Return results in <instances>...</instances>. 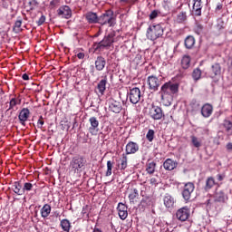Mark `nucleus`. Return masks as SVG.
I'll use <instances>...</instances> for the list:
<instances>
[{
    "mask_svg": "<svg viewBox=\"0 0 232 232\" xmlns=\"http://www.w3.org/2000/svg\"><path fill=\"white\" fill-rule=\"evenodd\" d=\"M94 72H95V69L93 66H92V71H91L92 75H93Z\"/></svg>",
    "mask_w": 232,
    "mask_h": 232,
    "instance_id": "69168bd1",
    "label": "nucleus"
},
{
    "mask_svg": "<svg viewBox=\"0 0 232 232\" xmlns=\"http://www.w3.org/2000/svg\"><path fill=\"white\" fill-rule=\"evenodd\" d=\"M191 66V57L189 55H184L181 59V67L183 70H188Z\"/></svg>",
    "mask_w": 232,
    "mask_h": 232,
    "instance_id": "bb28decb",
    "label": "nucleus"
},
{
    "mask_svg": "<svg viewBox=\"0 0 232 232\" xmlns=\"http://www.w3.org/2000/svg\"><path fill=\"white\" fill-rule=\"evenodd\" d=\"M200 77H202V71H200L199 68L194 69L192 72V79H194V81H199Z\"/></svg>",
    "mask_w": 232,
    "mask_h": 232,
    "instance_id": "4c0bfd02",
    "label": "nucleus"
},
{
    "mask_svg": "<svg viewBox=\"0 0 232 232\" xmlns=\"http://www.w3.org/2000/svg\"><path fill=\"white\" fill-rule=\"evenodd\" d=\"M125 155H133L137 153V151H139V144H137V142L134 141L128 142L125 147Z\"/></svg>",
    "mask_w": 232,
    "mask_h": 232,
    "instance_id": "4468645a",
    "label": "nucleus"
},
{
    "mask_svg": "<svg viewBox=\"0 0 232 232\" xmlns=\"http://www.w3.org/2000/svg\"><path fill=\"white\" fill-rule=\"evenodd\" d=\"M212 72L210 73V77L214 79V77H217V75H220L222 72V67H220V63H214L211 66Z\"/></svg>",
    "mask_w": 232,
    "mask_h": 232,
    "instance_id": "a878e982",
    "label": "nucleus"
},
{
    "mask_svg": "<svg viewBox=\"0 0 232 232\" xmlns=\"http://www.w3.org/2000/svg\"><path fill=\"white\" fill-rule=\"evenodd\" d=\"M57 14L59 17L63 19H70L72 17V9L68 5H62L58 10Z\"/></svg>",
    "mask_w": 232,
    "mask_h": 232,
    "instance_id": "f8f14e48",
    "label": "nucleus"
},
{
    "mask_svg": "<svg viewBox=\"0 0 232 232\" xmlns=\"http://www.w3.org/2000/svg\"><path fill=\"white\" fill-rule=\"evenodd\" d=\"M217 10H222V5L221 4H218L217 5Z\"/></svg>",
    "mask_w": 232,
    "mask_h": 232,
    "instance_id": "0e129e2a",
    "label": "nucleus"
},
{
    "mask_svg": "<svg viewBox=\"0 0 232 232\" xmlns=\"http://www.w3.org/2000/svg\"><path fill=\"white\" fill-rule=\"evenodd\" d=\"M148 84L150 90H151L152 92H157L161 84V82L157 76L150 75L148 77Z\"/></svg>",
    "mask_w": 232,
    "mask_h": 232,
    "instance_id": "1a4fd4ad",
    "label": "nucleus"
},
{
    "mask_svg": "<svg viewBox=\"0 0 232 232\" xmlns=\"http://www.w3.org/2000/svg\"><path fill=\"white\" fill-rule=\"evenodd\" d=\"M23 188H24V194L25 191H32L34 189V184L30 182H25Z\"/></svg>",
    "mask_w": 232,
    "mask_h": 232,
    "instance_id": "a18cd8bd",
    "label": "nucleus"
},
{
    "mask_svg": "<svg viewBox=\"0 0 232 232\" xmlns=\"http://www.w3.org/2000/svg\"><path fill=\"white\" fill-rule=\"evenodd\" d=\"M125 3H128L129 5H134V3H137V0H122Z\"/></svg>",
    "mask_w": 232,
    "mask_h": 232,
    "instance_id": "680f3d73",
    "label": "nucleus"
},
{
    "mask_svg": "<svg viewBox=\"0 0 232 232\" xmlns=\"http://www.w3.org/2000/svg\"><path fill=\"white\" fill-rule=\"evenodd\" d=\"M42 218H48L50 213H52V207L48 204L44 205L40 210Z\"/></svg>",
    "mask_w": 232,
    "mask_h": 232,
    "instance_id": "393cba45",
    "label": "nucleus"
},
{
    "mask_svg": "<svg viewBox=\"0 0 232 232\" xmlns=\"http://www.w3.org/2000/svg\"><path fill=\"white\" fill-rule=\"evenodd\" d=\"M54 217H56V218H57V217H60V213H59L58 211H55V212H54Z\"/></svg>",
    "mask_w": 232,
    "mask_h": 232,
    "instance_id": "338daca9",
    "label": "nucleus"
},
{
    "mask_svg": "<svg viewBox=\"0 0 232 232\" xmlns=\"http://www.w3.org/2000/svg\"><path fill=\"white\" fill-rule=\"evenodd\" d=\"M211 202V199H208V201H207V206H209V203Z\"/></svg>",
    "mask_w": 232,
    "mask_h": 232,
    "instance_id": "774afa93",
    "label": "nucleus"
},
{
    "mask_svg": "<svg viewBox=\"0 0 232 232\" xmlns=\"http://www.w3.org/2000/svg\"><path fill=\"white\" fill-rule=\"evenodd\" d=\"M60 226L64 232H70V229H72V223L68 219H62Z\"/></svg>",
    "mask_w": 232,
    "mask_h": 232,
    "instance_id": "cd10ccee",
    "label": "nucleus"
},
{
    "mask_svg": "<svg viewBox=\"0 0 232 232\" xmlns=\"http://www.w3.org/2000/svg\"><path fill=\"white\" fill-rule=\"evenodd\" d=\"M44 21H46V16L45 15H42L39 18V20L37 21L38 26H41V24H43L44 23Z\"/></svg>",
    "mask_w": 232,
    "mask_h": 232,
    "instance_id": "864d4df0",
    "label": "nucleus"
},
{
    "mask_svg": "<svg viewBox=\"0 0 232 232\" xmlns=\"http://www.w3.org/2000/svg\"><path fill=\"white\" fill-rule=\"evenodd\" d=\"M85 19L89 24H97L99 23V16L93 12H88L85 14Z\"/></svg>",
    "mask_w": 232,
    "mask_h": 232,
    "instance_id": "412c9836",
    "label": "nucleus"
},
{
    "mask_svg": "<svg viewBox=\"0 0 232 232\" xmlns=\"http://www.w3.org/2000/svg\"><path fill=\"white\" fill-rule=\"evenodd\" d=\"M22 79H23L24 81H30V76H28V74H26V73H24V74L22 75Z\"/></svg>",
    "mask_w": 232,
    "mask_h": 232,
    "instance_id": "bf43d9fd",
    "label": "nucleus"
},
{
    "mask_svg": "<svg viewBox=\"0 0 232 232\" xmlns=\"http://www.w3.org/2000/svg\"><path fill=\"white\" fill-rule=\"evenodd\" d=\"M160 10L159 9H155L153 11L150 12V19L153 20V19H157V17H159V15H160Z\"/></svg>",
    "mask_w": 232,
    "mask_h": 232,
    "instance_id": "37998d69",
    "label": "nucleus"
},
{
    "mask_svg": "<svg viewBox=\"0 0 232 232\" xmlns=\"http://www.w3.org/2000/svg\"><path fill=\"white\" fill-rule=\"evenodd\" d=\"M164 35V28L160 24L156 25H150L147 29V39H150V41H157L159 37H162Z\"/></svg>",
    "mask_w": 232,
    "mask_h": 232,
    "instance_id": "f03ea898",
    "label": "nucleus"
},
{
    "mask_svg": "<svg viewBox=\"0 0 232 232\" xmlns=\"http://www.w3.org/2000/svg\"><path fill=\"white\" fill-rule=\"evenodd\" d=\"M177 166H179V163H177V161H175L171 159H167L163 162V168L167 171H173V169H175V168H177Z\"/></svg>",
    "mask_w": 232,
    "mask_h": 232,
    "instance_id": "aec40b11",
    "label": "nucleus"
},
{
    "mask_svg": "<svg viewBox=\"0 0 232 232\" xmlns=\"http://www.w3.org/2000/svg\"><path fill=\"white\" fill-rule=\"evenodd\" d=\"M215 184V179L213 177L208 178L206 180L205 190L209 191V189H211Z\"/></svg>",
    "mask_w": 232,
    "mask_h": 232,
    "instance_id": "e433bc0d",
    "label": "nucleus"
},
{
    "mask_svg": "<svg viewBox=\"0 0 232 232\" xmlns=\"http://www.w3.org/2000/svg\"><path fill=\"white\" fill-rule=\"evenodd\" d=\"M82 215L83 218H90V207L88 205L82 207Z\"/></svg>",
    "mask_w": 232,
    "mask_h": 232,
    "instance_id": "79ce46f5",
    "label": "nucleus"
},
{
    "mask_svg": "<svg viewBox=\"0 0 232 232\" xmlns=\"http://www.w3.org/2000/svg\"><path fill=\"white\" fill-rule=\"evenodd\" d=\"M223 126H224L228 137H230V135H232V121L229 120H225L223 122Z\"/></svg>",
    "mask_w": 232,
    "mask_h": 232,
    "instance_id": "72a5a7b5",
    "label": "nucleus"
},
{
    "mask_svg": "<svg viewBox=\"0 0 232 232\" xmlns=\"http://www.w3.org/2000/svg\"><path fill=\"white\" fill-rule=\"evenodd\" d=\"M190 210L188 207H183L177 210L176 212V218L180 222H186L188 218H189Z\"/></svg>",
    "mask_w": 232,
    "mask_h": 232,
    "instance_id": "0eeeda50",
    "label": "nucleus"
},
{
    "mask_svg": "<svg viewBox=\"0 0 232 232\" xmlns=\"http://www.w3.org/2000/svg\"><path fill=\"white\" fill-rule=\"evenodd\" d=\"M113 169V161H107V171L105 173V177H111V170Z\"/></svg>",
    "mask_w": 232,
    "mask_h": 232,
    "instance_id": "ea45409f",
    "label": "nucleus"
},
{
    "mask_svg": "<svg viewBox=\"0 0 232 232\" xmlns=\"http://www.w3.org/2000/svg\"><path fill=\"white\" fill-rule=\"evenodd\" d=\"M190 144L191 146H193V148H196L197 150H200V148H202V140L200 138H198L195 135H191Z\"/></svg>",
    "mask_w": 232,
    "mask_h": 232,
    "instance_id": "5701e85b",
    "label": "nucleus"
},
{
    "mask_svg": "<svg viewBox=\"0 0 232 232\" xmlns=\"http://www.w3.org/2000/svg\"><path fill=\"white\" fill-rule=\"evenodd\" d=\"M146 139L149 142H153V140L155 139V130L150 129L146 134Z\"/></svg>",
    "mask_w": 232,
    "mask_h": 232,
    "instance_id": "a19ab883",
    "label": "nucleus"
},
{
    "mask_svg": "<svg viewBox=\"0 0 232 232\" xmlns=\"http://www.w3.org/2000/svg\"><path fill=\"white\" fill-rule=\"evenodd\" d=\"M14 191L16 195H24V188L19 181L14 183Z\"/></svg>",
    "mask_w": 232,
    "mask_h": 232,
    "instance_id": "f704fd0d",
    "label": "nucleus"
},
{
    "mask_svg": "<svg viewBox=\"0 0 232 232\" xmlns=\"http://www.w3.org/2000/svg\"><path fill=\"white\" fill-rule=\"evenodd\" d=\"M92 232H102V230H101V228L95 227Z\"/></svg>",
    "mask_w": 232,
    "mask_h": 232,
    "instance_id": "e2e57ef3",
    "label": "nucleus"
},
{
    "mask_svg": "<svg viewBox=\"0 0 232 232\" xmlns=\"http://www.w3.org/2000/svg\"><path fill=\"white\" fill-rule=\"evenodd\" d=\"M19 104H21V99L12 98L9 102V108L7 109V111H10V110H14L15 106H19Z\"/></svg>",
    "mask_w": 232,
    "mask_h": 232,
    "instance_id": "2f4dec72",
    "label": "nucleus"
},
{
    "mask_svg": "<svg viewBox=\"0 0 232 232\" xmlns=\"http://www.w3.org/2000/svg\"><path fill=\"white\" fill-rule=\"evenodd\" d=\"M117 209H118V212L128 211V207L126 205H124L123 203H119Z\"/></svg>",
    "mask_w": 232,
    "mask_h": 232,
    "instance_id": "de8ad7c7",
    "label": "nucleus"
},
{
    "mask_svg": "<svg viewBox=\"0 0 232 232\" xmlns=\"http://www.w3.org/2000/svg\"><path fill=\"white\" fill-rule=\"evenodd\" d=\"M160 182V180L159 179V177L157 178H151L150 179V186H154V188H157V186H159V183Z\"/></svg>",
    "mask_w": 232,
    "mask_h": 232,
    "instance_id": "49530a36",
    "label": "nucleus"
},
{
    "mask_svg": "<svg viewBox=\"0 0 232 232\" xmlns=\"http://www.w3.org/2000/svg\"><path fill=\"white\" fill-rule=\"evenodd\" d=\"M214 200L224 204L227 200V194L224 190H217L214 194Z\"/></svg>",
    "mask_w": 232,
    "mask_h": 232,
    "instance_id": "a211bd4d",
    "label": "nucleus"
},
{
    "mask_svg": "<svg viewBox=\"0 0 232 232\" xmlns=\"http://www.w3.org/2000/svg\"><path fill=\"white\" fill-rule=\"evenodd\" d=\"M41 119H43V116H40V119L37 121V128H39L40 130L43 129V126H44V121Z\"/></svg>",
    "mask_w": 232,
    "mask_h": 232,
    "instance_id": "3c124183",
    "label": "nucleus"
},
{
    "mask_svg": "<svg viewBox=\"0 0 232 232\" xmlns=\"http://www.w3.org/2000/svg\"><path fill=\"white\" fill-rule=\"evenodd\" d=\"M29 117H30V110H28V108L22 109L18 115L20 124H22V126H26V121H28Z\"/></svg>",
    "mask_w": 232,
    "mask_h": 232,
    "instance_id": "2eb2a0df",
    "label": "nucleus"
},
{
    "mask_svg": "<svg viewBox=\"0 0 232 232\" xmlns=\"http://www.w3.org/2000/svg\"><path fill=\"white\" fill-rule=\"evenodd\" d=\"M23 24V20H17L15 23H14V32H15L16 34L18 32H21V26Z\"/></svg>",
    "mask_w": 232,
    "mask_h": 232,
    "instance_id": "c03bdc74",
    "label": "nucleus"
},
{
    "mask_svg": "<svg viewBox=\"0 0 232 232\" xmlns=\"http://www.w3.org/2000/svg\"><path fill=\"white\" fill-rule=\"evenodd\" d=\"M156 168H157V163H155V161L149 162L146 165V171L149 175H153L155 173Z\"/></svg>",
    "mask_w": 232,
    "mask_h": 232,
    "instance_id": "7c9ffc66",
    "label": "nucleus"
},
{
    "mask_svg": "<svg viewBox=\"0 0 232 232\" xmlns=\"http://www.w3.org/2000/svg\"><path fill=\"white\" fill-rule=\"evenodd\" d=\"M202 28H203L202 25L200 24L197 25V28H196L197 34H202Z\"/></svg>",
    "mask_w": 232,
    "mask_h": 232,
    "instance_id": "4d7b16f0",
    "label": "nucleus"
},
{
    "mask_svg": "<svg viewBox=\"0 0 232 232\" xmlns=\"http://www.w3.org/2000/svg\"><path fill=\"white\" fill-rule=\"evenodd\" d=\"M70 168L74 173H81L86 168V158L81 155L74 156L70 162Z\"/></svg>",
    "mask_w": 232,
    "mask_h": 232,
    "instance_id": "f257e3e1",
    "label": "nucleus"
},
{
    "mask_svg": "<svg viewBox=\"0 0 232 232\" xmlns=\"http://www.w3.org/2000/svg\"><path fill=\"white\" fill-rule=\"evenodd\" d=\"M164 206L168 209H171L175 206V198L169 195H166L163 198Z\"/></svg>",
    "mask_w": 232,
    "mask_h": 232,
    "instance_id": "b1692460",
    "label": "nucleus"
},
{
    "mask_svg": "<svg viewBox=\"0 0 232 232\" xmlns=\"http://www.w3.org/2000/svg\"><path fill=\"white\" fill-rule=\"evenodd\" d=\"M119 168L121 171H124V169L128 168V156L126 154H122V157L120 160Z\"/></svg>",
    "mask_w": 232,
    "mask_h": 232,
    "instance_id": "c756f323",
    "label": "nucleus"
},
{
    "mask_svg": "<svg viewBox=\"0 0 232 232\" xmlns=\"http://www.w3.org/2000/svg\"><path fill=\"white\" fill-rule=\"evenodd\" d=\"M150 117L153 119V121H160L164 117V113L162 112V109L159 106H152L149 111Z\"/></svg>",
    "mask_w": 232,
    "mask_h": 232,
    "instance_id": "6e6552de",
    "label": "nucleus"
},
{
    "mask_svg": "<svg viewBox=\"0 0 232 232\" xmlns=\"http://www.w3.org/2000/svg\"><path fill=\"white\" fill-rule=\"evenodd\" d=\"M177 92H179V85L168 82L161 86V99L164 100V95H175Z\"/></svg>",
    "mask_w": 232,
    "mask_h": 232,
    "instance_id": "20e7f679",
    "label": "nucleus"
},
{
    "mask_svg": "<svg viewBox=\"0 0 232 232\" xmlns=\"http://www.w3.org/2000/svg\"><path fill=\"white\" fill-rule=\"evenodd\" d=\"M28 5L30 6V10H34V8L37 6L38 3H37V0H31L29 1Z\"/></svg>",
    "mask_w": 232,
    "mask_h": 232,
    "instance_id": "8fccbe9b",
    "label": "nucleus"
},
{
    "mask_svg": "<svg viewBox=\"0 0 232 232\" xmlns=\"http://www.w3.org/2000/svg\"><path fill=\"white\" fill-rule=\"evenodd\" d=\"M89 133H91V135H97V133H99V120L97 119V117L92 116L89 119Z\"/></svg>",
    "mask_w": 232,
    "mask_h": 232,
    "instance_id": "9d476101",
    "label": "nucleus"
},
{
    "mask_svg": "<svg viewBox=\"0 0 232 232\" xmlns=\"http://www.w3.org/2000/svg\"><path fill=\"white\" fill-rule=\"evenodd\" d=\"M185 46L188 48V50H191L193 46H195V37L193 36H188L185 39Z\"/></svg>",
    "mask_w": 232,
    "mask_h": 232,
    "instance_id": "473e14b6",
    "label": "nucleus"
},
{
    "mask_svg": "<svg viewBox=\"0 0 232 232\" xmlns=\"http://www.w3.org/2000/svg\"><path fill=\"white\" fill-rule=\"evenodd\" d=\"M188 18L186 12L182 11L179 14H177L176 21L177 23H184L186 19Z\"/></svg>",
    "mask_w": 232,
    "mask_h": 232,
    "instance_id": "58836bf2",
    "label": "nucleus"
},
{
    "mask_svg": "<svg viewBox=\"0 0 232 232\" xmlns=\"http://www.w3.org/2000/svg\"><path fill=\"white\" fill-rule=\"evenodd\" d=\"M224 179H226V175H224V174L217 175V179L218 180V182H222V180H224Z\"/></svg>",
    "mask_w": 232,
    "mask_h": 232,
    "instance_id": "5fc2aeb1",
    "label": "nucleus"
},
{
    "mask_svg": "<svg viewBox=\"0 0 232 232\" xmlns=\"http://www.w3.org/2000/svg\"><path fill=\"white\" fill-rule=\"evenodd\" d=\"M189 107L191 113H197V111H199L201 110L200 103L197 102V100H192Z\"/></svg>",
    "mask_w": 232,
    "mask_h": 232,
    "instance_id": "c85d7f7f",
    "label": "nucleus"
},
{
    "mask_svg": "<svg viewBox=\"0 0 232 232\" xmlns=\"http://www.w3.org/2000/svg\"><path fill=\"white\" fill-rule=\"evenodd\" d=\"M135 198H139V190L137 188H133L129 194V199L130 204H135Z\"/></svg>",
    "mask_w": 232,
    "mask_h": 232,
    "instance_id": "c9c22d12",
    "label": "nucleus"
},
{
    "mask_svg": "<svg viewBox=\"0 0 232 232\" xmlns=\"http://www.w3.org/2000/svg\"><path fill=\"white\" fill-rule=\"evenodd\" d=\"M200 110L202 117H204L205 119H208V117H211V115L213 114L212 104L205 103Z\"/></svg>",
    "mask_w": 232,
    "mask_h": 232,
    "instance_id": "dca6fc26",
    "label": "nucleus"
},
{
    "mask_svg": "<svg viewBox=\"0 0 232 232\" xmlns=\"http://www.w3.org/2000/svg\"><path fill=\"white\" fill-rule=\"evenodd\" d=\"M60 0H53L50 3V6L52 8H55V6H59Z\"/></svg>",
    "mask_w": 232,
    "mask_h": 232,
    "instance_id": "603ef678",
    "label": "nucleus"
},
{
    "mask_svg": "<svg viewBox=\"0 0 232 232\" xmlns=\"http://www.w3.org/2000/svg\"><path fill=\"white\" fill-rule=\"evenodd\" d=\"M195 191V184L191 182H188L184 185L182 190V197L186 202H188L189 198H191V194Z\"/></svg>",
    "mask_w": 232,
    "mask_h": 232,
    "instance_id": "423d86ee",
    "label": "nucleus"
},
{
    "mask_svg": "<svg viewBox=\"0 0 232 232\" xmlns=\"http://www.w3.org/2000/svg\"><path fill=\"white\" fill-rule=\"evenodd\" d=\"M119 213V217L121 220H126V218H128V210L127 211H120Z\"/></svg>",
    "mask_w": 232,
    "mask_h": 232,
    "instance_id": "09e8293b",
    "label": "nucleus"
},
{
    "mask_svg": "<svg viewBox=\"0 0 232 232\" xmlns=\"http://www.w3.org/2000/svg\"><path fill=\"white\" fill-rule=\"evenodd\" d=\"M108 83V77L104 76L102 80H101L96 87V93L99 97H102L104 95V92H106V84Z\"/></svg>",
    "mask_w": 232,
    "mask_h": 232,
    "instance_id": "ddd939ff",
    "label": "nucleus"
},
{
    "mask_svg": "<svg viewBox=\"0 0 232 232\" xmlns=\"http://www.w3.org/2000/svg\"><path fill=\"white\" fill-rule=\"evenodd\" d=\"M129 99L131 104H137L140 101V89L138 87L132 88L129 92Z\"/></svg>",
    "mask_w": 232,
    "mask_h": 232,
    "instance_id": "9b49d317",
    "label": "nucleus"
},
{
    "mask_svg": "<svg viewBox=\"0 0 232 232\" xmlns=\"http://www.w3.org/2000/svg\"><path fill=\"white\" fill-rule=\"evenodd\" d=\"M109 109L113 113H121L122 111V104L120 102L114 101L109 105Z\"/></svg>",
    "mask_w": 232,
    "mask_h": 232,
    "instance_id": "4be33fe9",
    "label": "nucleus"
},
{
    "mask_svg": "<svg viewBox=\"0 0 232 232\" xmlns=\"http://www.w3.org/2000/svg\"><path fill=\"white\" fill-rule=\"evenodd\" d=\"M217 26L219 30H224V28H226V25H224V23L222 21H220Z\"/></svg>",
    "mask_w": 232,
    "mask_h": 232,
    "instance_id": "6e6d98bb",
    "label": "nucleus"
},
{
    "mask_svg": "<svg viewBox=\"0 0 232 232\" xmlns=\"http://www.w3.org/2000/svg\"><path fill=\"white\" fill-rule=\"evenodd\" d=\"M226 149L228 150V151H232V143L231 142H228L226 146Z\"/></svg>",
    "mask_w": 232,
    "mask_h": 232,
    "instance_id": "052dcab7",
    "label": "nucleus"
},
{
    "mask_svg": "<svg viewBox=\"0 0 232 232\" xmlns=\"http://www.w3.org/2000/svg\"><path fill=\"white\" fill-rule=\"evenodd\" d=\"M114 34H109L107 36H104V38L99 42V43H94L93 48L97 52H102V50L106 48H110L111 44H113L114 40H113Z\"/></svg>",
    "mask_w": 232,
    "mask_h": 232,
    "instance_id": "7ed1b4c3",
    "label": "nucleus"
},
{
    "mask_svg": "<svg viewBox=\"0 0 232 232\" xmlns=\"http://www.w3.org/2000/svg\"><path fill=\"white\" fill-rule=\"evenodd\" d=\"M94 64L97 72H102L106 68V59L102 56H97Z\"/></svg>",
    "mask_w": 232,
    "mask_h": 232,
    "instance_id": "6ab92c4d",
    "label": "nucleus"
},
{
    "mask_svg": "<svg viewBox=\"0 0 232 232\" xmlns=\"http://www.w3.org/2000/svg\"><path fill=\"white\" fill-rule=\"evenodd\" d=\"M98 24L104 26L108 24L109 26H113L115 24V18H113V13L111 11H107L103 14L98 17Z\"/></svg>",
    "mask_w": 232,
    "mask_h": 232,
    "instance_id": "39448f33",
    "label": "nucleus"
},
{
    "mask_svg": "<svg viewBox=\"0 0 232 232\" xmlns=\"http://www.w3.org/2000/svg\"><path fill=\"white\" fill-rule=\"evenodd\" d=\"M76 57H77L78 59H84L85 54H84V53H78L76 54Z\"/></svg>",
    "mask_w": 232,
    "mask_h": 232,
    "instance_id": "13d9d810",
    "label": "nucleus"
},
{
    "mask_svg": "<svg viewBox=\"0 0 232 232\" xmlns=\"http://www.w3.org/2000/svg\"><path fill=\"white\" fill-rule=\"evenodd\" d=\"M192 14L194 15H202V0H192Z\"/></svg>",
    "mask_w": 232,
    "mask_h": 232,
    "instance_id": "f3484780",
    "label": "nucleus"
}]
</instances>
